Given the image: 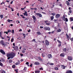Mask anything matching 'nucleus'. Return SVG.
Here are the masks:
<instances>
[{
	"instance_id": "obj_1",
	"label": "nucleus",
	"mask_w": 73,
	"mask_h": 73,
	"mask_svg": "<svg viewBox=\"0 0 73 73\" xmlns=\"http://www.w3.org/2000/svg\"><path fill=\"white\" fill-rule=\"evenodd\" d=\"M15 53L13 52L10 54H7V57H9L8 58V60H9V59H10V58H13L15 57Z\"/></svg>"
},
{
	"instance_id": "obj_2",
	"label": "nucleus",
	"mask_w": 73,
	"mask_h": 73,
	"mask_svg": "<svg viewBox=\"0 0 73 73\" xmlns=\"http://www.w3.org/2000/svg\"><path fill=\"white\" fill-rule=\"evenodd\" d=\"M44 30H45L46 31H50V28L48 27H44Z\"/></svg>"
},
{
	"instance_id": "obj_3",
	"label": "nucleus",
	"mask_w": 73,
	"mask_h": 73,
	"mask_svg": "<svg viewBox=\"0 0 73 73\" xmlns=\"http://www.w3.org/2000/svg\"><path fill=\"white\" fill-rule=\"evenodd\" d=\"M45 44L47 46L49 45V42L47 40H46L45 41Z\"/></svg>"
},
{
	"instance_id": "obj_4",
	"label": "nucleus",
	"mask_w": 73,
	"mask_h": 73,
	"mask_svg": "<svg viewBox=\"0 0 73 73\" xmlns=\"http://www.w3.org/2000/svg\"><path fill=\"white\" fill-rule=\"evenodd\" d=\"M0 52L1 53L3 54H5V53L4 51V50L2 49H1L0 50Z\"/></svg>"
},
{
	"instance_id": "obj_5",
	"label": "nucleus",
	"mask_w": 73,
	"mask_h": 73,
	"mask_svg": "<svg viewBox=\"0 0 73 73\" xmlns=\"http://www.w3.org/2000/svg\"><path fill=\"white\" fill-rule=\"evenodd\" d=\"M68 60H69L70 61H72V57L70 56H69L68 57Z\"/></svg>"
},
{
	"instance_id": "obj_6",
	"label": "nucleus",
	"mask_w": 73,
	"mask_h": 73,
	"mask_svg": "<svg viewBox=\"0 0 73 73\" xmlns=\"http://www.w3.org/2000/svg\"><path fill=\"white\" fill-rule=\"evenodd\" d=\"M14 49L15 50H16V51H17V50H19V48H18V47H17V46H15V48H14Z\"/></svg>"
},
{
	"instance_id": "obj_7",
	"label": "nucleus",
	"mask_w": 73,
	"mask_h": 73,
	"mask_svg": "<svg viewBox=\"0 0 73 73\" xmlns=\"http://www.w3.org/2000/svg\"><path fill=\"white\" fill-rule=\"evenodd\" d=\"M60 15L59 14H58L56 15V18L57 19V18H59L60 17Z\"/></svg>"
},
{
	"instance_id": "obj_8",
	"label": "nucleus",
	"mask_w": 73,
	"mask_h": 73,
	"mask_svg": "<svg viewBox=\"0 0 73 73\" xmlns=\"http://www.w3.org/2000/svg\"><path fill=\"white\" fill-rule=\"evenodd\" d=\"M48 56L49 58H52V55H51V54H48Z\"/></svg>"
},
{
	"instance_id": "obj_9",
	"label": "nucleus",
	"mask_w": 73,
	"mask_h": 73,
	"mask_svg": "<svg viewBox=\"0 0 73 73\" xmlns=\"http://www.w3.org/2000/svg\"><path fill=\"white\" fill-rule=\"evenodd\" d=\"M66 67V66H65L64 65H62L61 66V68L62 69H65V68Z\"/></svg>"
},
{
	"instance_id": "obj_10",
	"label": "nucleus",
	"mask_w": 73,
	"mask_h": 73,
	"mask_svg": "<svg viewBox=\"0 0 73 73\" xmlns=\"http://www.w3.org/2000/svg\"><path fill=\"white\" fill-rule=\"evenodd\" d=\"M24 15L25 16H28V14H27V11H25V13H24Z\"/></svg>"
},
{
	"instance_id": "obj_11",
	"label": "nucleus",
	"mask_w": 73,
	"mask_h": 73,
	"mask_svg": "<svg viewBox=\"0 0 73 73\" xmlns=\"http://www.w3.org/2000/svg\"><path fill=\"white\" fill-rule=\"evenodd\" d=\"M0 73H5V71H4V70H0Z\"/></svg>"
},
{
	"instance_id": "obj_12",
	"label": "nucleus",
	"mask_w": 73,
	"mask_h": 73,
	"mask_svg": "<svg viewBox=\"0 0 73 73\" xmlns=\"http://www.w3.org/2000/svg\"><path fill=\"white\" fill-rule=\"evenodd\" d=\"M20 64V61H18V62H17L15 64L16 65H19Z\"/></svg>"
},
{
	"instance_id": "obj_13",
	"label": "nucleus",
	"mask_w": 73,
	"mask_h": 73,
	"mask_svg": "<svg viewBox=\"0 0 73 73\" xmlns=\"http://www.w3.org/2000/svg\"><path fill=\"white\" fill-rule=\"evenodd\" d=\"M60 56L61 57H64L65 56V54L64 53H62L60 54Z\"/></svg>"
},
{
	"instance_id": "obj_14",
	"label": "nucleus",
	"mask_w": 73,
	"mask_h": 73,
	"mask_svg": "<svg viewBox=\"0 0 73 73\" xmlns=\"http://www.w3.org/2000/svg\"><path fill=\"white\" fill-rule=\"evenodd\" d=\"M35 65H39L40 63H39L38 62H35Z\"/></svg>"
},
{
	"instance_id": "obj_15",
	"label": "nucleus",
	"mask_w": 73,
	"mask_h": 73,
	"mask_svg": "<svg viewBox=\"0 0 73 73\" xmlns=\"http://www.w3.org/2000/svg\"><path fill=\"white\" fill-rule=\"evenodd\" d=\"M62 19H63V20H64V21H65V15H63Z\"/></svg>"
},
{
	"instance_id": "obj_16",
	"label": "nucleus",
	"mask_w": 73,
	"mask_h": 73,
	"mask_svg": "<svg viewBox=\"0 0 73 73\" xmlns=\"http://www.w3.org/2000/svg\"><path fill=\"white\" fill-rule=\"evenodd\" d=\"M66 73H72V71L70 70H68L67 72Z\"/></svg>"
},
{
	"instance_id": "obj_17",
	"label": "nucleus",
	"mask_w": 73,
	"mask_h": 73,
	"mask_svg": "<svg viewBox=\"0 0 73 73\" xmlns=\"http://www.w3.org/2000/svg\"><path fill=\"white\" fill-rule=\"evenodd\" d=\"M61 31V30L60 29H58L57 30V32H60Z\"/></svg>"
},
{
	"instance_id": "obj_18",
	"label": "nucleus",
	"mask_w": 73,
	"mask_h": 73,
	"mask_svg": "<svg viewBox=\"0 0 73 73\" xmlns=\"http://www.w3.org/2000/svg\"><path fill=\"white\" fill-rule=\"evenodd\" d=\"M38 35H41V33H40V32H37L36 33Z\"/></svg>"
},
{
	"instance_id": "obj_19",
	"label": "nucleus",
	"mask_w": 73,
	"mask_h": 73,
	"mask_svg": "<svg viewBox=\"0 0 73 73\" xmlns=\"http://www.w3.org/2000/svg\"><path fill=\"white\" fill-rule=\"evenodd\" d=\"M26 50V49L24 48L23 50L22 51V53H24Z\"/></svg>"
},
{
	"instance_id": "obj_20",
	"label": "nucleus",
	"mask_w": 73,
	"mask_h": 73,
	"mask_svg": "<svg viewBox=\"0 0 73 73\" xmlns=\"http://www.w3.org/2000/svg\"><path fill=\"white\" fill-rule=\"evenodd\" d=\"M70 21H73V18L72 17H70Z\"/></svg>"
},
{
	"instance_id": "obj_21",
	"label": "nucleus",
	"mask_w": 73,
	"mask_h": 73,
	"mask_svg": "<svg viewBox=\"0 0 73 73\" xmlns=\"http://www.w3.org/2000/svg\"><path fill=\"white\" fill-rule=\"evenodd\" d=\"M32 17L34 20H36V19L35 16H34V15H33Z\"/></svg>"
},
{
	"instance_id": "obj_22",
	"label": "nucleus",
	"mask_w": 73,
	"mask_h": 73,
	"mask_svg": "<svg viewBox=\"0 0 73 73\" xmlns=\"http://www.w3.org/2000/svg\"><path fill=\"white\" fill-rule=\"evenodd\" d=\"M13 21V20H10V19L7 20V21L9 23H10L11 21Z\"/></svg>"
},
{
	"instance_id": "obj_23",
	"label": "nucleus",
	"mask_w": 73,
	"mask_h": 73,
	"mask_svg": "<svg viewBox=\"0 0 73 73\" xmlns=\"http://www.w3.org/2000/svg\"><path fill=\"white\" fill-rule=\"evenodd\" d=\"M0 17L1 18V19H2L3 18V15H0Z\"/></svg>"
},
{
	"instance_id": "obj_24",
	"label": "nucleus",
	"mask_w": 73,
	"mask_h": 73,
	"mask_svg": "<svg viewBox=\"0 0 73 73\" xmlns=\"http://www.w3.org/2000/svg\"><path fill=\"white\" fill-rule=\"evenodd\" d=\"M1 43L2 44V45H4V41H2L1 42Z\"/></svg>"
},
{
	"instance_id": "obj_25",
	"label": "nucleus",
	"mask_w": 73,
	"mask_h": 73,
	"mask_svg": "<svg viewBox=\"0 0 73 73\" xmlns=\"http://www.w3.org/2000/svg\"><path fill=\"white\" fill-rule=\"evenodd\" d=\"M23 36H24V38H25V37H26V34L23 33Z\"/></svg>"
},
{
	"instance_id": "obj_26",
	"label": "nucleus",
	"mask_w": 73,
	"mask_h": 73,
	"mask_svg": "<svg viewBox=\"0 0 73 73\" xmlns=\"http://www.w3.org/2000/svg\"><path fill=\"white\" fill-rule=\"evenodd\" d=\"M38 16H39V17H42V15L40 13H39V15Z\"/></svg>"
},
{
	"instance_id": "obj_27",
	"label": "nucleus",
	"mask_w": 73,
	"mask_h": 73,
	"mask_svg": "<svg viewBox=\"0 0 73 73\" xmlns=\"http://www.w3.org/2000/svg\"><path fill=\"white\" fill-rule=\"evenodd\" d=\"M35 73H40V71H35Z\"/></svg>"
},
{
	"instance_id": "obj_28",
	"label": "nucleus",
	"mask_w": 73,
	"mask_h": 73,
	"mask_svg": "<svg viewBox=\"0 0 73 73\" xmlns=\"http://www.w3.org/2000/svg\"><path fill=\"white\" fill-rule=\"evenodd\" d=\"M52 16H55V15H56V13H52Z\"/></svg>"
},
{
	"instance_id": "obj_29",
	"label": "nucleus",
	"mask_w": 73,
	"mask_h": 73,
	"mask_svg": "<svg viewBox=\"0 0 73 73\" xmlns=\"http://www.w3.org/2000/svg\"><path fill=\"white\" fill-rule=\"evenodd\" d=\"M54 19V17L53 16H51V20H52Z\"/></svg>"
},
{
	"instance_id": "obj_30",
	"label": "nucleus",
	"mask_w": 73,
	"mask_h": 73,
	"mask_svg": "<svg viewBox=\"0 0 73 73\" xmlns=\"http://www.w3.org/2000/svg\"><path fill=\"white\" fill-rule=\"evenodd\" d=\"M66 35L67 37V38H68V39H69V36H68V34H66Z\"/></svg>"
},
{
	"instance_id": "obj_31",
	"label": "nucleus",
	"mask_w": 73,
	"mask_h": 73,
	"mask_svg": "<svg viewBox=\"0 0 73 73\" xmlns=\"http://www.w3.org/2000/svg\"><path fill=\"white\" fill-rule=\"evenodd\" d=\"M66 3L68 5H69V2H68V1H67L66 2Z\"/></svg>"
},
{
	"instance_id": "obj_32",
	"label": "nucleus",
	"mask_w": 73,
	"mask_h": 73,
	"mask_svg": "<svg viewBox=\"0 0 73 73\" xmlns=\"http://www.w3.org/2000/svg\"><path fill=\"white\" fill-rule=\"evenodd\" d=\"M8 31L9 33H10V32H12V31H11V30H8Z\"/></svg>"
},
{
	"instance_id": "obj_33",
	"label": "nucleus",
	"mask_w": 73,
	"mask_h": 73,
	"mask_svg": "<svg viewBox=\"0 0 73 73\" xmlns=\"http://www.w3.org/2000/svg\"><path fill=\"white\" fill-rule=\"evenodd\" d=\"M12 62V60H9V62L10 63H11V62Z\"/></svg>"
},
{
	"instance_id": "obj_34",
	"label": "nucleus",
	"mask_w": 73,
	"mask_h": 73,
	"mask_svg": "<svg viewBox=\"0 0 73 73\" xmlns=\"http://www.w3.org/2000/svg\"><path fill=\"white\" fill-rule=\"evenodd\" d=\"M27 68L25 67V68L24 69V70L25 71H26V70H27Z\"/></svg>"
},
{
	"instance_id": "obj_35",
	"label": "nucleus",
	"mask_w": 73,
	"mask_h": 73,
	"mask_svg": "<svg viewBox=\"0 0 73 73\" xmlns=\"http://www.w3.org/2000/svg\"><path fill=\"white\" fill-rule=\"evenodd\" d=\"M63 51H64V52H66V48H64L63 49Z\"/></svg>"
},
{
	"instance_id": "obj_36",
	"label": "nucleus",
	"mask_w": 73,
	"mask_h": 73,
	"mask_svg": "<svg viewBox=\"0 0 73 73\" xmlns=\"http://www.w3.org/2000/svg\"><path fill=\"white\" fill-rule=\"evenodd\" d=\"M55 69L56 70H58V68L57 67H56L55 68Z\"/></svg>"
},
{
	"instance_id": "obj_37",
	"label": "nucleus",
	"mask_w": 73,
	"mask_h": 73,
	"mask_svg": "<svg viewBox=\"0 0 73 73\" xmlns=\"http://www.w3.org/2000/svg\"><path fill=\"white\" fill-rule=\"evenodd\" d=\"M15 65H13L12 66L13 68H15Z\"/></svg>"
},
{
	"instance_id": "obj_38",
	"label": "nucleus",
	"mask_w": 73,
	"mask_h": 73,
	"mask_svg": "<svg viewBox=\"0 0 73 73\" xmlns=\"http://www.w3.org/2000/svg\"><path fill=\"white\" fill-rule=\"evenodd\" d=\"M40 13H35V15H37V16H38V15H39Z\"/></svg>"
},
{
	"instance_id": "obj_39",
	"label": "nucleus",
	"mask_w": 73,
	"mask_h": 73,
	"mask_svg": "<svg viewBox=\"0 0 73 73\" xmlns=\"http://www.w3.org/2000/svg\"><path fill=\"white\" fill-rule=\"evenodd\" d=\"M65 20H66V22L68 21V18H66Z\"/></svg>"
},
{
	"instance_id": "obj_40",
	"label": "nucleus",
	"mask_w": 73,
	"mask_h": 73,
	"mask_svg": "<svg viewBox=\"0 0 73 73\" xmlns=\"http://www.w3.org/2000/svg\"><path fill=\"white\" fill-rule=\"evenodd\" d=\"M2 33H3V32H0V36H1V35H2Z\"/></svg>"
},
{
	"instance_id": "obj_41",
	"label": "nucleus",
	"mask_w": 73,
	"mask_h": 73,
	"mask_svg": "<svg viewBox=\"0 0 73 73\" xmlns=\"http://www.w3.org/2000/svg\"><path fill=\"white\" fill-rule=\"evenodd\" d=\"M4 33H5L7 35V34L8 33V32H4Z\"/></svg>"
},
{
	"instance_id": "obj_42",
	"label": "nucleus",
	"mask_w": 73,
	"mask_h": 73,
	"mask_svg": "<svg viewBox=\"0 0 73 73\" xmlns=\"http://www.w3.org/2000/svg\"><path fill=\"white\" fill-rule=\"evenodd\" d=\"M57 41H58V43H60V44H61V42L60 40H58Z\"/></svg>"
},
{
	"instance_id": "obj_43",
	"label": "nucleus",
	"mask_w": 73,
	"mask_h": 73,
	"mask_svg": "<svg viewBox=\"0 0 73 73\" xmlns=\"http://www.w3.org/2000/svg\"><path fill=\"white\" fill-rule=\"evenodd\" d=\"M38 58L39 60H41V58L40 57H38Z\"/></svg>"
},
{
	"instance_id": "obj_44",
	"label": "nucleus",
	"mask_w": 73,
	"mask_h": 73,
	"mask_svg": "<svg viewBox=\"0 0 73 73\" xmlns=\"http://www.w3.org/2000/svg\"><path fill=\"white\" fill-rule=\"evenodd\" d=\"M42 57H45V55L44 54H42Z\"/></svg>"
},
{
	"instance_id": "obj_45",
	"label": "nucleus",
	"mask_w": 73,
	"mask_h": 73,
	"mask_svg": "<svg viewBox=\"0 0 73 73\" xmlns=\"http://www.w3.org/2000/svg\"><path fill=\"white\" fill-rule=\"evenodd\" d=\"M46 25H50V23H46Z\"/></svg>"
},
{
	"instance_id": "obj_46",
	"label": "nucleus",
	"mask_w": 73,
	"mask_h": 73,
	"mask_svg": "<svg viewBox=\"0 0 73 73\" xmlns=\"http://www.w3.org/2000/svg\"><path fill=\"white\" fill-rule=\"evenodd\" d=\"M17 23H20V21H19V20H17L16 21Z\"/></svg>"
},
{
	"instance_id": "obj_47",
	"label": "nucleus",
	"mask_w": 73,
	"mask_h": 73,
	"mask_svg": "<svg viewBox=\"0 0 73 73\" xmlns=\"http://www.w3.org/2000/svg\"><path fill=\"white\" fill-rule=\"evenodd\" d=\"M0 65L1 66H3V64L0 62Z\"/></svg>"
},
{
	"instance_id": "obj_48",
	"label": "nucleus",
	"mask_w": 73,
	"mask_h": 73,
	"mask_svg": "<svg viewBox=\"0 0 73 73\" xmlns=\"http://www.w3.org/2000/svg\"><path fill=\"white\" fill-rule=\"evenodd\" d=\"M26 65H28L29 64V62H26Z\"/></svg>"
},
{
	"instance_id": "obj_49",
	"label": "nucleus",
	"mask_w": 73,
	"mask_h": 73,
	"mask_svg": "<svg viewBox=\"0 0 73 73\" xmlns=\"http://www.w3.org/2000/svg\"><path fill=\"white\" fill-rule=\"evenodd\" d=\"M69 12L70 13H72V11L71 10H70L69 11Z\"/></svg>"
},
{
	"instance_id": "obj_50",
	"label": "nucleus",
	"mask_w": 73,
	"mask_h": 73,
	"mask_svg": "<svg viewBox=\"0 0 73 73\" xmlns=\"http://www.w3.org/2000/svg\"><path fill=\"white\" fill-rule=\"evenodd\" d=\"M40 28H41V29H42V28H44V27L42 26H40Z\"/></svg>"
},
{
	"instance_id": "obj_51",
	"label": "nucleus",
	"mask_w": 73,
	"mask_h": 73,
	"mask_svg": "<svg viewBox=\"0 0 73 73\" xmlns=\"http://www.w3.org/2000/svg\"><path fill=\"white\" fill-rule=\"evenodd\" d=\"M32 65H33V64H31V65H30V67H32Z\"/></svg>"
},
{
	"instance_id": "obj_52",
	"label": "nucleus",
	"mask_w": 73,
	"mask_h": 73,
	"mask_svg": "<svg viewBox=\"0 0 73 73\" xmlns=\"http://www.w3.org/2000/svg\"><path fill=\"white\" fill-rule=\"evenodd\" d=\"M13 1H11V2L10 3V4H12V3H13Z\"/></svg>"
},
{
	"instance_id": "obj_53",
	"label": "nucleus",
	"mask_w": 73,
	"mask_h": 73,
	"mask_svg": "<svg viewBox=\"0 0 73 73\" xmlns=\"http://www.w3.org/2000/svg\"><path fill=\"white\" fill-rule=\"evenodd\" d=\"M71 40L72 41H73V38H72L71 39Z\"/></svg>"
},
{
	"instance_id": "obj_54",
	"label": "nucleus",
	"mask_w": 73,
	"mask_h": 73,
	"mask_svg": "<svg viewBox=\"0 0 73 73\" xmlns=\"http://www.w3.org/2000/svg\"><path fill=\"white\" fill-rule=\"evenodd\" d=\"M13 38H12L11 39V42H13Z\"/></svg>"
},
{
	"instance_id": "obj_55",
	"label": "nucleus",
	"mask_w": 73,
	"mask_h": 73,
	"mask_svg": "<svg viewBox=\"0 0 73 73\" xmlns=\"http://www.w3.org/2000/svg\"><path fill=\"white\" fill-rule=\"evenodd\" d=\"M12 33H14V30H12Z\"/></svg>"
},
{
	"instance_id": "obj_56",
	"label": "nucleus",
	"mask_w": 73,
	"mask_h": 73,
	"mask_svg": "<svg viewBox=\"0 0 73 73\" xmlns=\"http://www.w3.org/2000/svg\"><path fill=\"white\" fill-rule=\"evenodd\" d=\"M39 69H40V70H43V69H42V68H40Z\"/></svg>"
},
{
	"instance_id": "obj_57",
	"label": "nucleus",
	"mask_w": 73,
	"mask_h": 73,
	"mask_svg": "<svg viewBox=\"0 0 73 73\" xmlns=\"http://www.w3.org/2000/svg\"><path fill=\"white\" fill-rule=\"evenodd\" d=\"M50 65H54V64L51 63V64H50Z\"/></svg>"
},
{
	"instance_id": "obj_58",
	"label": "nucleus",
	"mask_w": 73,
	"mask_h": 73,
	"mask_svg": "<svg viewBox=\"0 0 73 73\" xmlns=\"http://www.w3.org/2000/svg\"><path fill=\"white\" fill-rule=\"evenodd\" d=\"M11 11H14V10H13V8H11Z\"/></svg>"
},
{
	"instance_id": "obj_59",
	"label": "nucleus",
	"mask_w": 73,
	"mask_h": 73,
	"mask_svg": "<svg viewBox=\"0 0 73 73\" xmlns=\"http://www.w3.org/2000/svg\"><path fill=\"white\" fill-rule=\"evenodd\" d=\"M48 21H45V23H48Z\"/></svg>"
},
{
	"instance_id": "obj_60",
	"label": "nucleus",
	"mask_w": 73,
	"mask_h": 73,
	"mask_svg": "<svg viewBox=\"0 0 73 73\" xmlns=\"http://www.w3.org/2000/svg\"><path fill=\"white\" fill-rule=\"evenodd\" d=\"M25 9V8H21V9L22 10H24V9Z\"/></svg>"
},
{
	"instance_id": "obj_61",
	"label": "nucleus",
	"mask_w": 73,
	"mask_h": 73,
	"mask_svg": "<svg viewBox=\"0 0 73 73\" xmlns=\"http://www.w3.org/2000/svg\"><path fill=\"white\" fill-rule=\"evenodd\" d=\"M61 46V44H60L58 45L59 46Z\"/></svg>"
},
{
	"instance_id": "obj_62",
	"label": "nucleus",
	"mask_w": 73,
	"mask_h": 73,
	"mask_svg": "<svg viewBox=\"0 0 73 73\" xmlns=\"http://www.w3.org/2000/svg\"><path fill=\"white\" fill-rule=\"evenodd\" d=\"M32 41H36L35 40V39H34Z\"/></svg>"
},
{
	"instance_id": "obj_63",
	"label": "nucleus",
	"mask_w": 73,
	"mask_h": 73,
	"mask_svg": "<svg viewBox=\"0 0 73 73\" xmlns=\"http://www.w3.org/2000/svg\"><path fill=\"white\" fill-rule=\"evenodd\" d=\"M30 31H31V30L29 29V30L28 31V32H30Z\"/></svg>"
},
{
	"instance_id": "obj_64",
	"label": "nucleus",
	"mask_w": 73,
	"mask_h": 73,
	"mask_svg": "<svg viewBox=\"0 0 73 73\" xmlns=\"http://www.w3.org/2000/svg\"><path fill=\"white\" fill-rule=\"evenodd\" d=\"M23 61V59H21V62H22V61Z\"/></svg>"
}]
</instances>
